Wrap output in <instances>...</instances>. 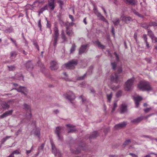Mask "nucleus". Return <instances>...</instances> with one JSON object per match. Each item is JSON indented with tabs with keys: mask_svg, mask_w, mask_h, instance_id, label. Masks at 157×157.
I'll return each mask as SVG.
<instances>
[{
	"mask_svg": "<svg viewBox=\"0 0 157 157\" xmlns=\"http://www.w3.org/2000/svg\"><path fill=\"white\" fill-rule=\"evenodd\" d=\"M138 87L142 91H150L152 90V88L149 82L145 81H140L138 85Z\"/></svg>",
	"mask_w": 157,
	"mask_h": 157,
	"instance_id": "nucleus-1",
	"label": "nucleus"
},
{
	"mask_svg": "<svg viewBox=\"0 0 157 157\" xmlns=\"http://www.w3.org/2000/svg\"><path fill=\"white\" fill-rule=\"evenodd\" d=\"M78 63V60L77 59H72L63 65L62 67H65L67 69H73Z\"/></svg>",
	"mask_w": 157,
	"mask_h": 157,
	"instance_id": "nucleus-2",
	"label": "nucleus"
},
{
	"mask_svg": "<svg viewBox=\"0 0 157 157\" xmlns=\"http://www.w3.org/2000/svg\"><path fill=\"white\" fill-rule=\"evenodd\" d=\"M64 95L65 98L68 100L73 106L75 105V102H73V101L75 98L76 97L72 92L70 91L67 92Z\"/></svg>",
	"mask_w": 157,
	"mask_h": 157,
	"instance_id": "nucleus-3",
	"label": "nucleus"
},
{
	"mask_svg": "<svg viewBox=\"0 0 157 157\" xmlns=\"http://www.w3.org/2000/svg\"><path fill=\"white\" fill-rule=\"evenodd\" d=\"M134 79L132 78L128 79L125 82V86L124 88L125 90L129 91L132 88Z\"/></svg>",
	"mask_w": 157,
	"mask_h": 157,
	"instance_id": "nucleus-4",
	"label": "nucleus"
},
{
	"mask_svg": "<svg viewBox=\"0 0 157 157\" xmlns=\"http://www.w3.org/2000/svg\"><path fill=\"white\" fill-rule=\"evenodd\" d=\"M59 31L58 28L56 27L54 29V35L53 36V45L55 47H56L57 44V41L59 36Z\"/></svg>",
	"mask_w": 157,
	"mask_h": 157,
	"instance_id": "nucleus-5",
	"label": "nucleus"
},
{
	"mask_svg": "<svg viewBox=\"0 0 157 157\" xmlns=\"http://www.w3.org/2000/svg\"><path fill=\"white\" fill-rule=\"evenodd\" d=\"M17 90L18 92L21 93L25 96L27 95V93L28 91V89L25 86H20L18 88H13L11 90Z\"/></svg>",
	"mask_w": 157,
	"mask_h": 157,
	"instance_id": "nucleus-6",
	"label": "nucleus"
},
{
	"mask_svg": "<svg viewBox=\"0 0 157 157\" xmlns=\"http://www.w3.org/2000/svg\"><path fill=\"white\" fill-rule=\"evenodd\" d=\"M51 144L52 146V153L54 154L55 156H57L58 157H62V154L57 149L56 147L52 141L51 142Z\"/></svg>",
	"mask_w": 157,
	"mask_h": 157,
	"instance_id": "nucleus-7",
	"label": "nucleus"
},
{
	"mask_svg": "<svg viewBox=\"0 0 157 157\" xmlns=\"http://www.w3.org/2000/svg\"><path fill=\"white\" fill-rule=\"evenodd\" d=\"M23 108L27 113H29V115L27 116V118L29 120H30L31 118L32 114L31 113V108L30 106L26 103H24L23 105Z\"/></svg>",
	"mask_w": 157,
	"mask_h": 157,
	"instance_id": "nucleus-8",
	"label": "nucleus"
},
{
	"mask_svg": "<svg viewBox=\"0 0 157 157\" xmlns=\"http://www.w3.org/2000/svg\"><path fill=\"white\" fill-rule=\"evenodd\" d=\"M61 129V127H57L56 128L55 132L57 136L58 137V140L61 141H62L63 140L62 136L60 135Z\"/></svg>",
	"mask_w": 157,
	"mask_h": 157,
	"instance_id": "nucleus-9",
	"label": "nucleus"
},
{
	"mask_svg": "<svg viewBox=\"0 0 157 157\" xmlns=\"http://www.w3.org/2000/svg\"><path fill=\"white\" fill-rule=\"evenodd\" d=\"M111 78L112 81L117 83L119 80V76L117 73H114L112 75Z\"/></svg>",
	"mask_w": 157,
	"mask_h": 157,
	"instance_id": "nucleus-10",
	"label": "nucleus"
},
{
	"mask_svg": "<svg viewBox=\"0 0 157 157\" xmlns=\"http://www.w3.org/2000/svg\"><path fill=\"white\" fill-rule=\"evenodd\" d=\"M127 124L126 122L124 121L115 125L114 128L116 129H120L125 127Z\"/></svg>",
	"mask_w": 157,
	"mask_h": 157,
	"instance_id": "nucleus-11",
	"label": "nucleus"
},
{
	"mask_svg": "<svg viewBox=\"0 0 157 157\" xmlns=\"http://www.w3.org/2000/svg\"><path fill=\"white\" fill-rule=\"evenodd\" d=\"M50 69L52 70H57L59 68L57 63L55 61H52L50 63Z\"/></svg>",
	"mask_w": 157,
	"mask_h": 157,
	"instance_id": "nucleus-12",
	"label": "nucleus"
},
{
	"mask_svg": "<svg viewBox=\"0 0 157 157\" xmlns=\"http://www.w3.org/2000/svg\"><path fill=\"white\" fill-rule=\"evenodd\" d=\"M13 102V101L12 100H10L8 101L7 102L5 101H3L2 102L1 104V105L4 109H8L10 107L9 104L10 102Z\"/></svg>",
	"mask_w": 157,
	"mask_h": 157,
	"instance_id": "nucleus-13",
	"label": "nucleus"
},
{
	"mask_svg": "<svg viewBox=\"0 0 157 157\" xmlns=\"http://www.w3.org/2000/svg\"><path fill=\"white\" fill-rule=\"evenodd\" d=\"M54 0H49L48 1L49 8L52 10H53L55 7Z\"/></svg>",
	"mask_w": 157,
	"mask_h": 157,
	"instance_id": "nucleus-14",
	"label": "nucleus"
},
{
	"mask_svg": "<svg viewBox=\"0 0 157 157\" xmlns=\"http://www.w3.org/2000/svg\"><path fill=\"white\" fill-rule=\"evenodd\" d=\"M25 67L28 71H31L34 67L33 64L30 61H28L25 64Z\"/></svg>",
	"mask_w": 157,
	"mask_h": 157,
	"instance_id": "nucleus-15",
	"label": "nucleus"
},
{
	"mask_svg": "<svg viewBox=\"0 0 157 157\" xmlns=\"http://www.w3.org/2000/svg\"><path fill=\"white\" fill-rule=\"evenodd\" d=\"M88 44L82 45H81V47L80 48L79 51V55H82L83 54L86 49Z\"/></svg>",
	"mask_w": 157,
	"mask_h": 157,
	"instance_id": "nucleus-16",
	"label": "nucleus"
},
{
	"mask_svg": "<svg viewBox=\"0 0 157 157\" xmlns=\"http://www.w3.org/2000/svg\"><path fill=\"white\" fill-rule=\"evenodd\" d=\"M142 98L140 96H137L134 98V100L135 101L136 106V107H138L139 105L140 102L142 100Z\"/></svg>",
	"mask_w": 157,
	"mask_h": 157,
	"instance_id": "nucleus-17",
	"label": "nucleus"
},
{
	"mask_svg": "<svg viewBox=\"0 0 157 157\" xmlns=\"http://www.w3.org/2000/svg\"><path fill=\"white\" fill-rule=\"evenodd\" d=\"M13 112V110H11L7 111H6L2 115L0 116V118H2L6 117L9 115H11Z\"/></svg>",
	"mask_w": 157,
	"mask_h": 157,
	"instance_id": "nucleus-18",
	"label": "nucleus"
},
{
	"mask_svg": "<svg viewBox=\"0 0 157 157\" xmlns=\"http://www.w3.org/2000/svg\"><path fill=\"white\" fill-rule=\"evenodd\" d=\"M121 20L125 22L126 24H128L130 21H133L132 19L130 17L123 16L121 17Z\"/></svg>",
	"mask_w": 157,
	"mask_h": 157,
	"instance_id": "nucleus-19",
	"label": "nucleus"
},
{
	"mask_svg": "<svg viewBox=\"0 0 157 157\" xmlns=\"http://www.w3.org/2000/svg\"><path fill=\"white\" fill-rule=\"evenodd\" d=\"M124 1L128 4L134 6L137 2V0H124Z\"/></svg>",
	"mask_w": 157,
	"mask_h": 157,
	"instance_id": "nucleus-20",
	"label": "nucleus"
},
{
	"mask_svg": "<svg viewBox=\"0 0 157 157\" xmlns=\"http://www.w3.org/2000/svg\"><path fill=\"white\" fill-rule=\"evenodd\" d=\"M127 110V106L124 104H122L120 107V113L121 114L124 113Z\"/></svg>",
	"mask_w": 157,
	"mask_h": 157,
	"instance_id": "nucleus-21",
	"label": "nucleus"
},
{
	"mask_svg": "<svg viewBox=\"0 0 157 157\" xmlns=\"http://www.w3.org/2000/svg\"><path fill=\"white\" fill-rule=\"evenodd\" d=\"M34 134L35 136L40 138V129L39 128H36L34 131Z\"/></svg>",
	"mask_w": 157,
	"mask_h": 157,
	"instance_id": "nucleus-22",
	"label": "nucleus"
},
{
	"mask_svg": "<svg viewBox=\"0 0 157 157\" xmlns=\"http://www.w3.org/2000/svg\"><path fill=\"white\" fill-rule=\"evenodd\" d=\"M66 126L67 127L70 128V129L68 132V133L73 132L76 131V129L74 128L70 124L66 125Z\"/></svg>",
	"mask_w": 157,
	"mask_h": 157,
	"instance_id": "nucleus-23",
	"label": "nucleus"
},
{
	"mask_svg": "<svg viewBox=\"0 0 157 157\" xmlns=\"http://www.w3.org/2000/svg\"><path fill=\"white\" fill-rule=\"evenodd\" d=\"M142 120L143 118L142 117H138L132 120L131 122L134 124H137L140 122Z\"/></svg>",
	"mask_w": 157,
	"mask_h": 157,
	"instance_id": "nucleus-24",
	"label": "nucleus"
},
{
	"mask_svg": "<svg viewBox=\"0 0 157 157\" xmlns=\"http://www.w3.org/2000/svg\"><path fill=\"white\" fill-rule=\"evenodd\" d=\"M97 16L98 17L99 20L105 22L107 21L106 19L100 13H98V14H97Z\"/></svg>",
	"mask_w": 157,
	"mask_h": 157,
	"instance_id": "nucleus-25",
	"label": "nucleus"
},
{
	"mask_svg": "<svg viewBox=\"0 0 157 157\" xmlns=\"http://www.w3.org/2000/svg\"><path fill=\"white\" fill-rule=\"evenodd\" d=\"M147 35L152 40H153L154 37H155V36L154 33L151 30L148 29L147 30Z\"/></svg>",
	"mask_w": 157,
	"mask_h": 157,
	"instance_id": "nucleus-26",
	"label": "nucleus"
},
{
	"mask_svg": "<svg viewBox=\"0 0 157 157\" xmlns=\"http://www.w3.org/2000/svg\"><path fill=\"white\" fill-rule=\"evenodd\" d=\"M58 21L59 24L61 26H64V24L65 23L63 20L61 16L58 15Z\"/></svg>",
	"mask_w": 157,
	"mask_h": 157,
	"instance_id": "nucleus-27",
	"label": "nucleus"
},
{
	"mask_svg": "<svg viewBox=\"0 0 157 157\" xmlns=\"http://www.w3.org/2000/svg\"><path fill=\"white\" fill-rule=\"evenodd\" d=\"M132 12L135 14L137 15L138 17L143 18H144V17L143 15L140 14L138 12H137L135 10H132Z\"/></svg>",
	"mask_w": 157,
	"mask_h": 157,
	"instance_id": "nucleus-28",
	"label": "nucleus"
},
{
	"mask_svg": "<svg viewBox=\"0 0 157 157\" xmlns=\"http://www.w3.org/2000/svg\"><path fill=\"white\" fill-rule=\"evenodd\" d=\"M61 36L62 39L63 40V42L67 41V38L66 37L64 33L63 30H62L61 33Z\"/></svg>",
	"mask_w": 157,
	"mask_h": 157,
	"instance_id": "nucleus-29",
	"label": "nucleus"
},
{
	"mask_svg": "<svg viewBox=\"0 0 157 157\" xmlns=\"http://www.w3.org/2000/svg\"><path fill=\"white\" fill-rule=\"evenodd\" d=\"M95 43L99 48L102 49H104L105 48V46L101 44V43L98 40L96 41Z\"/></svg>",
	"mask_w": 157,
	"mask_h": 157,
	"instance_id": "nucleus-30",
	"label": "nucleus"
},
{
	"mask_svg": "<svg viewBox=\"0 0 157 157\" xmlns=\"http://www.w3.org/2000/svg\"><path fill=\"white\" fill-rule=\"evenodd\" d=\"M98 136V134L96 132H94L89 137V138L90 139L96 138Z\"/></svg>",
	"mask_w": 157,
	"mask_h": 157,
	"instance_id": "nucleus-31",
	"label": "nucleus"
},
{
	"mask_svg": "<svg viewBox=\"0 0 157 157\" xmlns=\"http://www.w3.org/2000/svg\"><path fill=\"white\" fill-rule=\"evenodd\" d=\"M117 64V63L115 62L111 63V66L112 69L113 70L115 71L116 70Z\"/></svg>",
	"mask_w": 157,
	"mask_h": 157,
	"instance_id": "nucleus-32",
	"label": "nucleus"
},
{
	"mask_svg": "<svg viewBox=\"0 0 157 157\" xmlns=\"http://www.w3.org/2000/svg\"><path fill=\"white\" fill-rule=\"evenodd\" d=\"M106 95L108 102H110L111 101V99L113 96L112 93L111 92V93L109 94H106Z\"/></svg>",
	"mask_w": 157,
	"mask_h": 157,
	"instance_id": "nucleus-33",
	"label": "nucleus"
},
{
	"mask_svg": "<svg viewBox=\"0 0 157 157\" xmlns=\"http://www.w3.org/2000/svg\"><path fill=\"white\" fill-rule=\"evenodd\" d=\"M113 22L115 26H117L119 24L120 22V20L119 18H116L113 21Z\"/></svg>",
	"mask_w": 157,
	"mask_h": 157,
	"instance_id": "nucleus-34",
	"label": "nucleus"
},
{
	"mask_svg": "<svg viewBox=\"0 0 157 157\" xmlns=\"http://www.w3.org/2000/svg\"><path fill=\"white\" fill-rule=\"evenodd\" d=\"M6 33H10L13 31V28L11 26L9 28H7L4 30Z\"/></svg>",
	"mask_w": 157,
	"mask_h": 157,
	"instance_id": "nucleus-35",
	"label": "nucleus"
},
{
	"mask_svg": "<svg viewBox=\"0 0 157 157\" xmlns=\"http://www.w3.org/2000/svg\"><path fill=\"white\" fill-rule=\"evenodd\" d=\"M66 33L67 35L71 37L73 34V32L72 30L70 29L66 30Z\"/></svg>",
	"mask_w": 157,
	"mask_h": 157,
	"instance_id": "nucleus-36",
	"label": "nucleus"
},
{
	"mask_svg": "<svg viewBox=\"0 0 157 157\" xmlns=\"http://www.w3.org/2000/svg\"><path fill=\"white\" fill-rule=\"evenodd\" d=\"M149 23H144L142 25L141 27L148 30V28H149L150 27V26H149Z\"/></svg>",
	"mask_w": 157,
	"mask_h": 157,
	"instance_id": "nucleus-37",
	"label": "nucleus"
},
{
	"mask_svg": "<svg viewBox=\"0 0 157 157\" xmlns=\"http://www.w3.org/2000/svg\"><path fill=\"white\" fill-rule=\"evenodd\" d=\"M17 55V53L15 51L12 52L10 53V57L12 59L14 58Z\"/></svg>",
	"mask_w": 157,
	"mask_h": 157,
	"instance_id": "nucleus-38",
	"label": "nucleus"
},
{
	"mask_svg": "<svg viewBox=\"0 0 157 157\" xmlns=\"http://www.w3.org/2000/svg\"><path fill=\"white\" fill-rule=\"evenodd\" d=\"M131 140H126L124 142V143L122 144V147H125L126 145L129 144L131 143Z\"/></svg>",
	"mask_w": 157,
	"mask_h": 157,
	"instance_id": "nucleus-39",
	"label": "nucleus"
},
{
	"mask_svg": "<svg viewBox=\"0 0 157 157\" xmlns=\"http://www.w3.org/2000/svg\"><path fill=\"white\" fill-rule=\"evenodd\" d=\"M7 67L9 71H14L16 69L15 66L13 65H11L10 66H7Z\"/></svg>",
	"mask_w": 157,
	"mask_h": 157,
	"instance_id": "nucleus-40",
	"label": "nucleus"
},
{
	"mask_svg": "<svg viewBox=\"0 0 157 157\" xmlns=\"http://www.w3.org/2000/svg\"><path fill=\"white\" fill-rule=\"evenodd\" d=\"M33 45L35 46V48L37 49L38 51L39 50V48L38 45L37 44V43L36 41L35 40H33Z\"/></svg>",
	"mask_w": 157,
	"mask_h": 157,
	"instance_id": "nucleus-41",
	"label": "nucleus"
},
{
	"mask_svg": "<svg viewBox=\"0 0 157 157\" xmlns=\"http://www.w3.org/2000/svg\"><path fill=\"white\" fill-rule=\"evenodd\" d=\"M11 137V136H6L5 138H3L1 141V143L2 144H3L4 142L8 139Z\"/></svg>",
	"mask_w": 157,
	"mask_h": 157,
	"instance_id": "nucleus-42",
	"label": "nucleus"
},
{
	"mask_svg": "<svg viewBox=\"0 0 157 157\" xmlns=\"http://www.w3.org/2000/svg\"><path fill=\"white\" fill-rule=\"evenodd\" d=\"M44 144H42L38 148V152L37 153V155H38L39 153H40V151H42L43 150L44 148Z\"/></svg>",
	"mask_w": 157,
	"mask_h": 157,
	"instance_id": "nucleus-43",
	"label": "nucleus"
},
{
	"mask_svg": "<svg viewBox=\"0 0 157 157\" xmlns=\"http://www.w3.org/2000/svg\"><path fill=\"white\" fill-rule=\"evenodd\" d=\"M76 47V46L75 44H74L72 45L70 49V53H73V52H74V51H75V50Z\"/></svg>",
	"mask_w": 157,
	"mask_h": 157,
	"instance_id": "nucleus-44",
	"label": "nucleus"
},
{
	"mask_svg": "<svg viewBox=\"0 0 157 157\" xmlns=\"http://www.w3.org/2000/svg\"><path fill=\"white\" fill-rule=\"evenodd\" d=\"M149 26L150 27L153 26H157V23L154 21H151L149 22Z\"/></svg>",
	"mask_w": 157,
	"mask_h": 157,
	"instance_id": "nucleus-45",
	"label": "nucleus"
},
{
	"mask_svg": "<svg viewBox=\"0 0 157 157\" xmlns=\"http://www.w3.org/2000/svg\"><path fill=\"white\" fill-rule=\"evenodd\" d=\"M59 4V7L61 9H62L63 6V2L62 1L59 0L57 2Z\"/></svg>",
	"mask_w": 157,
	"mask_h": 157,
	"instance_id": "nucleus-46",
	"label": "nucleus"
},
{
	"mask_svg": "<svg viewBox=\"0 0 157 157\" xmlns=\"http://www.w3.org/2000/svg\"><path fill=\"white\" fill-rule=\"evenodd\" d=\"M93 69V66H91L88 70L87 72L88 74H90L92 72V71Z\"/></svg>",
	"mask_w": 157,
	"mask_h": 157,
	"instance_id": "nucleus-47",
	"label": "nucleus"
},
{
	"mask_svg": "<svg viewBox=\"0 0 157 157\" xmlns=\"http://www.w3.org/2000/svg\"><path fill=\"white\" fill-rule=\"evenodd\" d=\"M86 75V74H85L84 75L82 76H79L77 78V79L78 80H82L84 79Z\"/></svg>",
	"mask_w": 157,
	"mask_h": 157,
	"instance_id": "nucleus-48",
	"label": "nucleus"
},
{
	"mask_svg": "<svg viewBox=\"0 0 157 157\" xmlns=\"http://www.w3.org/2000/svg\"><path fill=\"white\" fill-rule=\"evenodd\" d=\"M142 38L143 39L144 42H147V35L146 34H144L142 36Z\"/></svg>",
	"mask_w": 157,
	"mask_h": 157,
	"instance_id": "nucleus-49",
	"label": "nucleus"
},
{
	"mask_svg": "<svg viewBox=\"0 0 157 157\" xmlns=\"http://www.w3.org/2000/svg\"><path fill=\"white\" fill-rule=\"evenodd\" d=\"M122 92L121 90L118 91L116 94V96L117 97H119L121 96Z\"/></svg>",
	"mask_w": 157,
	"mask_h": 157,
	"instance_id": "nucleus-50",
	"label": "nucleus"
},
{
	"mask_svg": "<svg viewBox=\"0 0 157 157\" xmlns=\"http://www.w3.org/2000/svg\"><path fill=\"white\" fill-rule=\"evenodd\" d=\"M117 103L116 102H115L114 103L113 106V108L112 109V112H113V111L115 110L116 108L117 107Z\"/></svg>",
	"mask_w": 157,
	"mask_h": 157,
	"instance_id": "nucleus-51",
	"label": "nucleus"
},
{
	"mask_svg": "<svg viewBox=\"0 0 157 157\" xmlns=\"http://www.w3.org/2000/svg\"><path fill=\"white\" fill-rule=\"evenodd\" d=\"M114 54L115 56L116 60L117 62H119V56L117 54L116 52H114Z\"/></svg>",
	"mask_w": 157,
	"mask_h": 157,
	"instance_id": "nucleus-52",
	"label": "nucleus"
},
{
	"mask_svg": "<svg viewBox=\"0 0 157 157\" xmlns=\"http://www.w3.org/2000/svg\"><path fill=\"white\" fill-rule=\"evenodd\" d=\"M141 137H144V138H149L151 140H152V137L151 136H148V135H142V136H141Z\"/></svg>",
	"mask_w": 157,
	"mask_h": 157,
	"instance_id": "nucleus-53",
	"label": "nucleus"
},
{
	"mask_svg": "<svg viewBox=\"0 0 157 157\" xmlns=\"http://www.w3.org/2000/svg\"><path fill=\"white\" fill-rule=\"evenodd\" d=\"M10 40L14 44L16 47H17V44L16 43V41L15 40H14L12 38L10 37Z\"/></svg>",
	"mask_w": 157,
	"mask_h": 157,
	"instance_id": "nucleus-54",
	"label": "nucleus"
},
{
	"mask_svg": "<svg viewBox=\"0 0 157 157\" xmlns=\"http://www.w3.org/2000/svg\"><path fill=\"white\" fill-rule=\"evenodd\" d=\"M13 154H16L17 155L20 153V151L18 150H16L14 151L13 152Z\"/></svg>",
	"mask_w": 157,
	"mask_h": 157,
	"instance_id": "nucleus-55",
	"label": "nucleus"
},
{
	"mask_svg": "<svg viewBox=\"0 0 157 157\" xmlns=\"http://www.w3.org/2000/svg\"><path fill=\"white\" fill-rule=\"evenodd\" d=\"M44 11V10L43 7L41 8L38 11V13H39V16L40 14L42 13Z\"/></svg>",
	"mask_w": 157,
	"mask_h": 157,
	"instance_id": "nucleus-56",
	"label": "nucleus"
},
{
	"mask_svg": "<svg viewBox=\"0 0 157 157\" xmlns=\"http://www.w3.org/2000/svg\"><path fill=\"white\" fill-rule=\"evenodd\" d=\"M144 43L146 44V46L148 50H150L151 49L150 46L149 45V44L148 42H144Z\"/></svg>",
	"mask_w": 157,
	"mask_h": 157,
	"instance_id": "nucleus-57",
	"label": "nucleus"
},
{
	"mask_svg": "<svg viewBox=\"0 0 157 157\" xmlns=\"http://www.w3.org/2000/svg\"><path fill=\"white\" fill-rule=\"evenodd\" d=\"M79 98L82 100V102L83 103L86 101V99L85 98H83V96L82 95L80 96Z\"/></svg>",
	"mask_w": 157,
	"mask_h": 157,
	"instance_id": "nucleus-58",
	"label": "nucleus"
},
{
	"mask_svg": "<svg viewBox=\"0 0 157 157\" xmlns=\"http://www.w3.org/2000/svg\"><path fill=\"white\" fill-rule=\"evenodd\" d=\"M151 109V108H147L144 110V112L145 113H147L149 112Z\"/></svg>",
	"mask_w": 157,
	"mask_h": 157,
	"instance_id": "nucleus-59",
	"label": "nucleus"
},
{
	"mask_svg": "<svg viewBox=\"0 0 157 157\" xmlns=\"http://www.w3.org/2000/svg\"><path fill=\"white\" fill-rule=\"evenodd\" d=\"M38 27L40 28V30H41V20L40 19L38 21Z\"/></svg>",
	"mask_w": 157,
	"mask_h": 157,
	"instance_id": "nucleus-60",
	"label": "nucleus"
},
{
	"mask_svg": "<svg viewBox=\"0 0 157 157\" xmlns=\"http://www.w3.org/2000/svg\"><path fill=\"white\" fill-rule=\"evenodd\" d=\"M68 22L65 23L64 24V26H66V30H68L70 29L69 28V25L68 24Z\"/></svg>",
	"mask_w": 157,
	"mask_h": 157,
	"instance_id": "nucleus-61",
	"label": "nucleus"
},
{
	"mask_svg": "<svg viewBox=\"0 0 157 157\" xmlns=\"http://www.w3.org/2000/svg\"><path fill=\"white\" fill-rule=\"evenodd\" d=\"M80 151L79 150L77 149L76 150L72 151V152L75 154H78L80 152Z\"/></svg>",
	"mask_w": 157,
	"mask_h": 157,
	"instance_id": "nucleus-62",
	"label": "nucleus"
},
{
	"mask_svg": "<svg viewBox=\"0 0 157 157\" xmlns=\"http://www.w3.org/2000/svg\"><path fill=\"white\" fill-rule=\"evenodd\" d=\"M122 71V69L121 67H119L118 68L117 71L119 74L121 73Z\"/></svg>",
	"mask_w": 157,
	"mask_h": 157,
	"instance_id": "nucleus-63",
	"label": "nucleus"
},
{
	"mask_svg": "<svg viewBox=\"0 0 157 157\" xmlns=\"http://www.w3.org/2000/svg\"><path fill=\"white\" fill-rule=\"evenodd\" d=\"M129 155H131L132 157H138L137 155L133 153H130L129 154Z\"/></svg>",
	"mask_w": 157,
	"mask_h": 157,
	"instance_id": "nucleus-64",
	"label": "nucleus"
}]
</instances>
